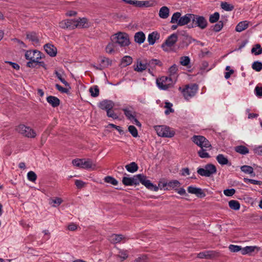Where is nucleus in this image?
<instances>
[{"label": "nucleus", "mask_w": 262, "mask_h": 262, "mask_svg": "<svg viewBox=\"0 0 262 262\" xmlns=\"http://www.w3.org/2000/svg\"><path fill=\"white\" fill-rule=\"evenodd\" d=\"M244 181L245 182V183H248V182H249L251 184H255V185H261L262 184V182L261 181H257V180H253V179H248V178H244Z\"/></svg>", "instance_id": "nucleus-57"}, {"label": "nucleus", "mask_w": 262, "mask_h": 262, "mask_svg": "<svg viewBox=\"0 0 262 262\" xmlns=\"http://www.w3.org/2000/svg\"><path fill=\"white\" fill-rule=\"evenodd\" d=\"M216 159L217 162L221 165H226L228 164V160L222 154L217 155Z\"/></svg>", "instance_id": "nucleus-34"}, {"label": "nucleus", "mask_w": 262, "mask_h": 262, "mask_svg": "<svg viewBox=\"0 0 262 262\" xmlns=\"http://www.w3.org/2000/svg\"><path fill=\"white\" fill-rule=\"evenodd\" d=\"M125 168L128 172L134 173L138 170V166L135 162H133L126 165Z\"/></svg>", "instance_id": "nucleus-31"}, {"label": "nucleus", "mask_w": 262, "mask_h": 262, "mask_svg": "<svg viewBox=\"0 0 262 262\" xmlns=\"http://www.w3.org/2000/svg\"><path fill=\"white\" fill-rule=\"evenodd\" d=\"M162 62L158 59H152L147 62L148 70L149 73H151L152 71L156 68V66H161Z\"/></svg>", "instance_id": "nucleus-20"}, {"label": "nucleus", "mask_w": 262, "mask_h": 262, "mask_svg": "<svg viewBox=\"0 0 262 262\" xmlns=\"http://www.w3.org/2000/svg\"><path fill=\"white\" fill-rule=\"evenodd\" d=\"M122 110L124 112L125 116L130 120H132V119L135 117V112H134L132 110H130L128 108H123Z\"/></svg>", "instance_id": "nucleus-32"}, {"label": "nucleus", "mask_w": 262, "mask_h": 262, "mask_svg": "<svg viewBox=\"0 0 262 262\" xmlns=\"http://www.w3.org/2000/svg\"><path fill=\"white\" fill-rule=\"evenodd\" d=\"M55 74L56 75V76H57V77L60 80V81L63 83L64 84L65 86H70V85L69 84V83L66 81L65 80V79L64 78H63L61 76V75L60 73H59L58 72H57V71H55Z\"/></svg>", "instance_id": "nucleus-53"}, {"label": "nucleus", "mask_w": 262, "mask_h": 262, "mask_svg": "<svg viewBox=\"0 0 262 262\" xmlns=\"http://www.w3.org/2000/svg\"><path fill=\"white\" fill-rule=\"evenodd\" d=\"M133 59L130 56H125L122 59L121 61V64L123 67H126L130 64L132 63Z\"/></svg>", "instance_id": "nucleus-40"}, {"label": "nucleus", "mask_w": 262, "mask_h": 262, "mask_svg": "<svg viewBox=\"0 0 262 262\" xmlns=\"http://www.w3.org/2000/svg\"><path fill=\"white\" fill-rule=\"evenodd\" d=\"M189 193L194 194L202 198L205 196V194L201 188L194 187L193 186H189L187 188Z\"/></svg>", "instance_id": "nucleus-16"}, {"label": "nucleus", "mask_w": 262, "mask_h": 262, "mask_svg": "<svg viewBox=\"0 0 262 262\" xmlns=\"http://www.w3.org/2000/svg\"><path fill=\"white\" fill-rule=\"evenodd\" d=\"M87 19L85 18H78L75 19V28H84L88 27Z\"/></svg>", "instance_id": "nucleus-22"}, {"label": "nucleus", "mask_w": 262, "mask_h": 262, "mask_svg": "<svg viewBox=\"0 0 262 262\" xmlns=\"http://www.w3.org/2000/svg\"><path fill=\"white\" fill-rule=\"evenodd\" d=\"M229 207L233 210H237L240 208V204L236 200H231L228 203Z\"/></svg>", "instance_id": "nucleus-35"}, {"label": "nucleus", "mask_w": 262, "mask_h": 262, "mask_svg": "<svg viewBox=\"0 0 262 262\" xmlns=\"http://www.w3.org/2000/svg\"><path fill=\"white\" fill-rule=\"evenodd\" d=\"M178 35L176 33L170 35L162 45L161 47L165 51H168L169 48L172 47L178 40Z\"/></svg>", "instance_id": "nucleus-11"}, {"label": "nucleus", "mask_w": 262, "mask_h": 262, "mask_svg": "<svg viewBox=\"0 0 262 262\" xmlns=\"http://www.w3.org/2000/svg\"><path fill=\"white\" fill-rule=\"evenodd\" d=\"M62 202L61 199L59 198H55L54 199H52L50 202V204L52 205L53 207H56L59 206Z\"/></svg>", "instance_id": "nucleus-50"}, {"label": "nucleus", "mask_w": 262, "mask_h": 262, "mask_svg": "<svg viewBox=\"0 0 262 262\" xmlns=\"http://www.w3.org/2000/svg\"><path fill=\"white\" fill-rule=\"evenodd\" d=\"M91 95L93 97H96L99 95V90L97 85H95L89 89Z\"/></svg>", "instance_id": "nucleus-37"}, {"label": "nucleus", "mask_w": 262, "mask_h": 262, "mask_svg": "<svg viewBox=\"0 0 262 262\" xmlns=\"http://www.w3.org/2000/svg\"><path fill=\"white\" fill-rule=\"evenodd\" d=\"M149 190L157 191L159 189V187L156 185H154L149 180H148L144 185Z\"/></svg>", "instance_id": "nucleus-39"}, {"label": "nucleus", "mask_w": 262, "mask_h": 262, "mask_svg": "<svg viewBox=\"0 0 262 262\" xmlns=\"http://www.w3.org/2000/svg\"><path fill=\"white\" fill-rule=\"evenodd\" d=\"M216 172V167L211 164L205 165L204 168H199L197 172L201 176L209 177Z\"/></svg>", "instance_id": "nucleus-6"}, {"label": "nucleus", "mask_w": 262, "mask_h": 262, "mask_svg": "<svg viewBox=\"0 0 262 262\" xmlns=\"http://www.w3.org/2000/svg\"><path fill=\"white\" fill-rule=\"evenodd\" d=\"M106 114L107 117H111L114 119H116L118 118V116L116 113H114V111H113L112 109L106 111Z\"/></svg>", "instance_id": "nucleus-60"}, {"label": "nucleus", "mask_w": 262, "mask_h": 262, "mask_svg": "<svg viewBox=\"0 0 262 262\" xmlns=\"http://www.w3.org/2000/svg\"><path fill=\"white\" fill-rule=\"evenodd\" d=\"M41 53L37 50L27 51L25 53V57L30 61L27 62V66L29 68H34L41 58Z\"/></svg>", "instance_id": "nucleus-1"}, {"label": "nucleus", "mask_w": 262, "mask_h": 262, "mask_svg": "<svg viewBox=\"0 0 262 262\" xmlns=\"http://www.w3.org/2000/svg\"><path fill=\"white\" fill-rule=\"evenodd\" d=\"M167 186L170 188H174L179 187L180 186V183L178 180H173L169 182L167 184Z\"/></svg>", "instance_id": "nucleus-55"}, {"label": "nucleus", "mask_w": 262, "mask_h": 262, "mask_svg": "<svg viewBox=\"0 0 262 262\" xmlns=\"http://www.w3.org/2000/svg\"><path fill=\"white\" fill-rule=\"evenodd\" d=\"M172 103L168 102H166L165 103V107L167 108V110H165V114L166 115H167L169 114L170 113H173L174 112V110L172 108Z\"/></svg>", "instance_id": "nucleus-49"}, {"label": "nucleus", "mask_w": 262, "mask_h": 262, "mask_svg": "<svg viewBox=\"0 0 262 262\" xmlns=\"http://www.w3.org/2000/svg\"><path fill=\"white\" fill-rule=\"evenodd\" d=\"M44 49L46 53L51 57H54L57 54V49L53 45L46 44L44 46Z\"/></svg>", "instance_id": "nucleus-19"}, {"label": "nucleus", "mask_w": 262, "mask_h": 262, "mask_svg": "<svg viewBox=\"0 0 262 262\" xmlns=\"http://www.w3.org/2000/svg\"><path fill=\"white\" fill-rule=\"evenodd\" d=\"M158 135L162 137L171 138L175 135L174 130L168 126L159 125L155 127Z\"/></svg>", "instance_id": "nucleus-4"}, {"label": "nucleus", "mask_w": 262, "mask_h": 262, "mask_svg": "<svg viewBox=\"0 0 262 262\" xmlns=\"http://www.w3.org/2000/svg\"><path fill=\"white\" fill-rule=\"evenodd\" d=\"M251 52L254 53L255 55H258L262 53V48L259 44H256L251 50Z\"/></svg>", "instance_id": "nucleus-41"}, {"label": "nucleus", "mask_w": 262, "mask_h": 262, "mask_svg": "<svg viewBox=\"0 0 262 262\" xmlns=\"http://www.w3.org/2000/svg\"><path fill=\"white\" fill-rule=\"evenodd\" d=\"M241 170L245 173L250 174L252 176H254L255 173L253 171V168L252 167L248 165H243L241 167Z\"/></svg>", "instance_id": "nucleus-33"}, {"label": "nucleus", "mask_w": 262, "mask_h": 262, "mask_svg": "<svg viewBox=\"0 0 262 262\" xmlns=\"http://www.w3.org/2000/svg\"><path fill=\"white\" fill-rule=\"evenodd\" d=\"M235 193V190L233 188L227 189L224 190V193L225 195L228 196H232Z\"/></svg>", "instance_id": "nucleus-58"}, {"label": "nucleus", "mask_w": 262, "mask_h": 262, "mask_svg": "<svg viewBox=\"0 0 262 262\" xmlns=\"http://www.w3.org/2000/svg\"><path fill=\"white\" fill-rule=\"evenodd\" d=\"M104 180L105 182L111 184L113 185H117L118 183V181L111 176H106L105 177Z\"/></svg>", "instance_id": "nucleus-43"}, {"label": "nucleus", "mask_w": 262, "mask_h": 262, "mask_svg": "<svg viewBox=\"0 0 262 262\" xmlns=\"http://www.w3.org/2000/svg\"><path fill=\"white\" fill-rule=\"evenodd\" d=\"M99 68H97L98 70H102L112 64V60L105 57H100L99 59Z\"/></svg>", "instance_id": "nucleus-14"}, {"label": "nucleus", "mask_w": 262, "mask_h": 262, "mask_svg": "<svg viewBox=\"0 0 262 262\" xmlns=\"http://www.w3.org/2000/svg\"><path fill=\"white\" fill-rule=\"evenodd\" d=\"M147 257L146 255H142L136 258L134 261L135 262H146Z\"/></svg>", "instance_id": "nucleus-61"}, {"label": "nucleus", "mask_w": 262, "mask_h": 262, "mask_svg": "<svg viewBox=\"0 0 262 262\" xmlns=\"http://www.w3.org/2000/svg\"><path fill=\"white\" fill-rule=\"evenodd\" d=\"M122 183L126 186H133L131 178L124 177L122 179Z\"/></svg>", "instance_id": "nucleus-59"}, {"label": "nucleus", "mask_w": 262, "mask_h": 262, "mask_svg": "<svg viewBox=\"0 0 262 262\" xmlns=\"http://www.w3.org/2000/svg\"><path fill=\"white\" fill-rule=\"evenodd\" d=\"M141 177V174H138L134 176L131 178L132 183L133 185H137L140 183V177Z\"/></svg>", "instance_id": "nucleus-48"}, {"label": "nucleus", "mask_w": 262, "mask_h": 262, "mask_svg": "<svg viewBox=\"0 0 262 262\" xmlns=\"http://www.w3.org/2000/svg\"><path fill=\"white\" fill-rule=\"evenodd\" d=\"M116 47V43L113 41L110 42L106 47L105 50L106 52L109 54H112L114 52V49Z\"/></svg>", "instance_id": "nucleus-38"}, {"label": "nucleus", "mask_w": 262, "mask_h": 262, "mask_svg": "<svg viewBox=\"0 0 262 262\" xmlns=\"http://www.w3.org/2000/svg\"><path fill=\"white\" fill-rule=\"evenodd\" d=\"M249 26L248 21L245 20L239 23L235 28V30L237 32H241L246 29Z\"/></svg>", "instance_id": "nucleus-29"}, {"label": "nucleus", "mask_w": 262, "mask_h": 262, "mask_svg": "<svg viewBox=\"0 0 262 262\" xmlns=\"http://www.w3.org/2000/svg\"><path fill=\"white\" fill-rule=\"evenodd\" d=\"M190 63V59L188 56H183L180 58V63L184 66H187Z\"/></svg>", "instance_id": "nucleus-52"}, {"label": "nucleus", "mask_w": 262, "mask_h": 262, "mask_svg": "<svg viewBox=\"0 0 262 262\" xmlns=\"http://www.w3.org/2000/svg\"><path fill=\"white\" fill-rule=\"evenodd\" d=\"M169 9L166 6L161 7L159 10V15L160 18L166 19L169 16Z\"/></svg>", "instance_id": "nucleus-27"}, {"label": "nucleus", "mask_w": 262, "mask_h": 262, "mask_svg": "<svg viewBox=\"0 0 262 262\" xmlns=\"http://www.w3.org/2000/svg\"><path fill=\"white\" fill-rule=\"evenodd\" d=\"M219 256V253L215 251H204L198 254L199 258L213 259Z\"/></svg>", "instance_id": "nucleus-12"}, {"label": "nucleus", "mask_w": 262, "mask_h": 262, "mask_svg": "<svg viewBox=\"0 0 262 262\" xmlns=\"http://www.w3.org/2000/svg\"><path fill=\"white\" fill-rule=\"evenodd\" d=\"M252 68L254 70L259 72L262 70V62L258 61H254L252 65Z\"/></svg>", "instance_id": "nucleus-44"}, {"label": "nucleus", "mask_w": 262, "mask_h": 262, "mask_svg": "<svg viewBox=\"0 0 262 262\" xmlns=\"http://www.w3.org/2000/svg\"><path fill=\"white\" fill-rule=\"evenodd\" d=\"M220 18V14L219 12H215L209 16V20L210 23L217 22Z\"/></svg>", "instance_id": "nucleus-42"}, {"label": "nucleus", "mask_w": 262, "mask_h": 262, "mask_svg": "<svg viewBox=\"0 0 262 262\" xmlns=\"http://www.w3.org/2000/svg\"><path fill=\"white\" fill-rule=\"evenodd\" d=\"M73 164L77 167H79L84 169H92L93 170L95 168V164L92 162L90 159H77L72 161Z\"/></svg>", "instance_id": "nucleus-3"}, {"label": "nucleus", "mask_w": 262, "mask_h": 262, "mask_svg": "<svg viewBox=\"0 0 262 262\" xmlns=\"http://www.w3.org/2000/svg\"><path fill=\"white\" fill-rule=\"evenodd\" d=\"M123 238L121 234H113L108 236V240L113 244L119 243Z\"/></svg>", "instance_id": "nucleus-28"}, {"label": "nucleus", "mask_w": 262, "mask_h": 262, "mask_svg": "<svg viewBox=\"0 0 262 262\" xmlns=\"http://www.w3.org/2000/svg\"><path fill=\"white\" fill-rule=\"evenodd\" d=\"M193 14L187 13L183 16H181L178 21V25L180 26L188 24L190 21H192Z\"/></svg>", "instance_id": "nucleus-17"}, {"label": "nucleus", "mask_w": 262, "mask_h": 262, "mask_svg": "<svg viewBox=\"0 0 262 262\" xmlns=\"http://www.w3.org/2000/svg\"><path fill=\"white\" fill-rule=\"evenodd\" d=\"M75 184L78 188L80 189L84 186L85 183L81 180H76Z\"/></svg>", "instance_id": "nucleus-62"}, {"label": "nucleus", "mask_w": 262, "mask_h": 262, "mask_svg": "<svg viewBox=\"0 0 262 262\" xmlns=\"http://www.w3.org/2000/svg\"><path fill=\"white\" fill-rule=\"evenodd\" d=\"M47 101L53 107L59 106L60 104V100L57 97L53 96H48L47 98Z\"/></svg>", "instance_id": "nucleus-24"}, {"label": "nucleus", "mask_w": 262, "mask_h": 262, "mask_svg": "<svg viewBox=\"0 0 262 262\" xmlns=\"http://www.w3.org/2000/svg\"><path fill=\"white\" fill-rule=\"evenodd\" d=\"M159 38L160 34L157 32H153L148 35L147 40L149 45H153Z\"/></svg>", "instance_id": "nucleus-23"}, {"label": "nucleus", "mask_w": 262, "mask_h": 262, "mask_svg": "<svg viewBox=\"0 0 262 262\" xmlns=\"http://www.w3.org/2000/svg\"><path fill=\"white\" fill-rule=\"evenodd\" d=\"M145 39V35L142 31L138 32L135 33L134 36L135 41L139 44L144 42Z\"/></svg>", "instance_id": "nucleus-25"}, {"label": "nucleus", "mask_w": 262, "mask_h": 262, "mask_svg": "<svg viewBox=\"0 0 262 262\" xmlns=\"http://www.w3.org/2000/svg\"><path fill=\"white\" fill-rule=\"evenodd\" d=\"M128 132L134 137L138 136V132L137 128L134 125H129L128 127Z\"/></svg>", "instance_id": "nucleus-46"}, {"label": "nucleus", "mask_w": 262, "mask_h": 262, "mask_svg": "<svg viewBox=\"0 0 262 262\" xmlns=\"http://www.w3.org/2000/svg\"><path fill=\"white\" fill-rule=\"evenodd\" d=\"M148 68L147 61L138 59L137 62V66L134 68L135 71L138 72H142Z\"/></svg>", "instance_id": "nucleus-18"}, {"label": "nucleus", "mask_w": 262, "mask_h": 262, "mask_svg": "<svg viewBox=\"0 0 262 262\" xmlns=\"http://www.w3.org/2000/svg\"><path fill=\"white\" fill-rule=\"evenodd\" d=\"M198 90V86L196 84L187 85L185 86V88L183 89L182 93L184 98L188 100L195 95Z\"/></svg>", "instance_id": "nucleus-7"}, {"label": "nucleus", "mask_w": 262, "mask_h": 262, "mask_svg": "<svg viewBox=\"0 0 262 262\" xmlns=\"http://www.w3.org/2000/svg\"><path fill=\"white\" fill-rule=\"evenodd\" d=\"M59 27L62 29L73 30L75 28V19H69L59 23Z\"/></svg>", "instance_id": "nucleus-13"}, {"label": "nucleus", "mask_w": 262, "mask_h": 262, "mask_svg": "<svg viewBox=\"0 0 262 262\" xmlns=\"http://www.w3.org/2000/svg\"><path fill=\"white\" fill-rule=\"evenodd\" d=\"M112 41L121 47L128 46L130 44L129 35L125 33L119 32L112 38Z\"/></svg>", "instance_id": "nucleus-5"}, {"label": "nucleus", "mask_w": 262, "mask_h": 262, "mask_svg": "<svg viewBox=\"0 0 262 262\" xmlns=\"http://www.w3.org/2000/svg\"><path fill=\"white\" fill-rule=\"evenodd\" d=\"M255 94L258 97L262 96V87L256 86L254 90Z\"/></svg>", "instance_id": "nucleus-64"}, {"label": "nucleus", "mask_w": 262, "mask_h": 262, "mask_svg": "<svg viewBox=\"0 0 262 262\" xmlns=\"http://www.w3.org/2000/svg\"><path fill=\"white\" fill-rule=\"evenodd\" d=\"M211 147H202L198 151L199 156L201 158H208L210 157L209 154L207 152L208 150H210Z\"/></svg>", "instance_id": "nucleus-26"}, {"label": "nucleus", "mask_w": 262, "mask_h": 262, "mask_svg": "<svg viewBox=\"0 0 262 262\" xmlns=\"http://www.w3.org/2000/svg\"><path fill=\"white\" fill-rule=\"evenodd\" d=\"M221 7L222 9L227 11H231L234 9L233 5L230 4L226 2L221 3Z\"/></svg>", "instance_id": "nucleus-36"}, {"label": "nucleus", "mask_w": 262, "mask_h": 262, "mask_svg": "<svg viewBox=\"0 0 262 262\" xmlns=\"http://www.w3.org/2000/svg\"><path fill=\"white\" fill-rule=\"evenodd\" d=\"M192 18V23L188 26V28L198 27L203 30L207 27V20L204 16L193 14Z\"/></svg>", "instance_id": "nucleus-2"}, {"label": "nucleus", "mask_w": 262, "mask_h": 262, "mask_svg": "<svg viewBox=\"0 0 262 262\" xmlns=\"http://www.w3.org/2000/svg\"><path fill=\"white\" fill-rule=\"evenodd\" d=\"M55 87L59 92L61 93H68L69 92V90L68 89L64 88L58 84H56Z\"/></svg>", "instance_id": "nucleus-63"}, {"label": "nucleus", "mask_w": 262, "mask_h": 262, "mask_svg": "<svg viewBox=\"0 0 262 262\" xmlns=\"http://www.w3.org/2000/svg\"><path fill=\"white\" fill-rule=\"evenodd\" d=\"M16 130L23 136L28 138H35L36 136L35 132L30 127L24 124H20L16 128Z\"/></svg>", "instance_id": "nucleus-8"}, {"label": "nucleus", "mask_w": 262, "mask_h": 262, "mask_svg": "<svg viewBox=\"0 0 262 262\" xmlns=\"http://www.w3.org/2000/svg\"><path fill=\"white\" fill-rule=\"evenodd\" d=\"M114 106V103L112 101L104 100L100 102L99 104V107L103 110L106 111L112 110Z\"/></svg>", "instance_id": "nucleus-15"}, {"label": "nucleus", "mask_w": 262, "mask_h": 262, "mask_svg": "<svg viewBox=\"0 0 262 262\" xmlns=\"http://www.w3.org/2000/svg\"><path fill=\"white\" fill-rule=\"evenodd\" d=\"M28 179L31 182H35L37 179V175L33 171H30L27 173Z\"/></svg>", "instance_id": "nucleus-47"}, {"label": "nucleus", "mask_w": 262, "mask_h": 262, "mask_svg": "<svg viewBox=\"0 0 262 262\" xmlns=\"http://www.w3.org/2000/svg\"><path fill=\"white\" fill-rule=\"evenodd\" d=\"M255 249L253 246H247L242 249V254H246L254 251Z\"/></svg>", "instance_id": "nucleus-51"}, {"label": "nucleus", "mask_w": 262, "mask_h": 262, "mask_svg": "<svg viewBox=\"0 0 262 262\" xmlns=\"http://www.w3.org/2000/svg\"><path fill=\"white\" fill-rule=\"evenodd\" d=\"M229 250L231 252H236L239 251H242V247L239 246L230 245L229 247Z\"/></svg>", "instance_id": "nucleus-56"}, {"label": "nucleus", "mask_w": 262, "mask_h": 262, "mask_svg": "<svg viewBox=\"0 0 262 262\" xmlns=\"http://www.w3.org/2000/svg\"><path fill=\"white\" fill-rule=\"evenodd\" d=\"M224 26L223 23L222 21H219L217 24H216L213 27V31L217 32H219L223 28Z\"/></svg>", "instance_id": "nucleus-54"}, {"label": "nucleus", "mask_w": 262, "mask_h": 262, "mask_svg": "<svg viewBox=\"0 0 262 262\" xmlns=\"http://www.w3.org/2000/svg\"><path fill=\"white\" fill-rule=\"evenodd\" d=\"M172 80L170 77L162 76L157 79V84L158 88L161 90H167L171 86Z\"/></svg>", "instance_id": "nucleus-9"}, {"label": "nucleus", "mask_w": 262, "mask_h": 262, "mask_svg": "<svg viewBox=\"0 0 262 262\" xmlns=\"http://www.w3.org/2000/svg\"><path fill=\"white\" fill-rule=\"evenodd\" d=\"M234 150L241 155H246L249 153V150L247 147L244 145H238L234 147Z\"/></svg>", "instance_id": "nucleus-30"}, {"label": "nucleus", "mask_w": 262, "mask_h": 262, "mask_svg": "<svg viewBox=\"0 0 262 262\" xmlns=\"http://www.w3.org/2000/svg\"><path fill=\"white\" fill-rule=\"evenodd\" d=\"M181 14L180 12H177L173 13L171 17L170 23L172 24L178 23V21L181 18Z\"/></svg>", "instance_id": "nucleus-45"}, {"label": "nucleus", "mask_w": 262, "mask_h": 262, "mask_svg": "<svg viewBox=\"0 0 262 262\" xmlns=\"http://www.w3.org/2000/svg\"><path fill=\"white\" fill-rule=\"evenodd\" d=\"M192 141L200 147H211L209 141L202 136H193L191 138Z\"/></svg>", "instance_id": "nucleus-10"}, {"label": "nucleus", "mask_w": 262, "mask_h": 262, "mask_svg": "<svg viewBox=\"0 0 262 262\" xmlns=\"http://www.w3.org/2000/svg\"><path fill=\"white\" fill-rule=\"evenodd\" d=\"M27 38L31 41L33 45H38L39 42V36L34 32L27 33Z\"/></svg>", "instance_id": "nucleus-21"}]
</instances>
